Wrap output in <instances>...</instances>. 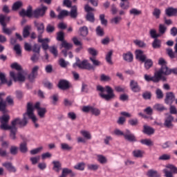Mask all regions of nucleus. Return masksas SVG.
Listing matches in <instances>:
<instances>
[{"label": "nucleus", "mask_w": 177, "mask_h": 177, "mask_svg": "<svg viewBox=\"0 0 177 177\" xmlns=\"http://www.w3.org/2000/svg\"><path fill=\"white\" fill-rule=\"evenodd\" d=\"M27 112L24 114L23 119L19 118H15L11 122V133H10V138L12 140H16V134L17 133V127L16 125H19L21 127H26L28 123L26 118Z\"/></svg>", "instance_id": "obj_1"}, {"label": "nucleus", "mask_w": 177, "mask_h": 177, "mask_svg": "<svg viewBox=\"0 0 177 177\" xmlns=\"http://www.w3.org/2000/svg\"><path fill=\"white\" fill-rule=\"evenodd\" d=\"M48 8L46 6H41L40 8L36 9L32 12V7L29 6L27 8V10H22L19 12L20 16L24 17V16H27V17H41V16H44L45 15V12H46Z\"/></svg>", "instance_id": "obj_2"}, {"label": "nucleus", "mask_w": 177, "mask_h": 177, "mask_svg": "<svg viewBox=\"0 0 177 177\" xmlns=\"http://www.w3.org/2000/svg\"><path fill=\"white\" fill-rule=\"evenodd\" d=\"M11 68L17 70V71H19L17 73H16L15 71H11L10 73V77L12 78L15 82H23L26 81V76H24L23 72H21V66H20V64L15 62L11 64Z\"/></svg>", "instance_id": "obj_3"}, {"label": "nucleus", "mask_w": 177, "mask_h": 177, "mask_svg": "<svg viewBox=\"0 0 177 177\" xmlns=\"http://www.w3.org/2000/svg\"><path fill=\"white\" fill-rule=\"evenodd\" d=\"M9 120H10V116L8 114H4L0 117V129L3 131H10V133H12V126H9Z\"/></svg>", "instance_id": "obj_4"}, {"label": "nucleus", "mask_w": 177, "mask_h": 177, "mask_svg": "<svg viewBox=\"0 0 177 177\" xmlns=\"http://www.w3.org/2000/svg\"><path fill=\"white\" fill-rule=\"evenodd\" d=\"M98 95L100 97L104 99V100H106L107 102L115 97V95L114 94L113 89H99Z\"/></svg>", "instance_id": "obj_5"}, {"label": "nucleus", "mask_w": 177, "mask_h": 177, "mask_svg": "<svg viewBox=\"0 0 177 177\" xmlns=\"http://www.w3.org/2000/svg\"><path fill=\"white\" fill-rule=\"evenodd\" d=\"M68 15H70L72 19H75L78 15V13L77 12V6H73L71 8V10L70 12L66 10H61L59 12V14L57 16V18L59 19V20H62V19H64V17H67Z\"/></svg>", "instance_id": "obj_6"}, {"label": "nucleus", "mask_w": 177, "mask_h": 177, "mask_svg": "<svg viewBox=\"0 0 177 177\" xmlns=\"http://www.w3.org/2000/svg\"><path fill=\"white\" fill-rule=\"evenodd\" d=\"M26 114L28 117L32 120V122H34L35 128H39V124L37 123L38 119L35 115H34V108L32 107V103L31 102H28L27 104Z\"/></svg>", "instance_id": "obj_7"}, {"label": "nucleus", "mask_w": 177, "mask_h": 177, "mask_svg": "<svg viewBox=\"0 0 177 177\" xmlns=\"http://www.w3.org/2000/svg\"><path fill=\"white\" fill-rule=\"evenodd\" d=\"M165 177H174V174H177V167L172 164H167L163 169Z\"/></svg>", "instance_id": "obj_8"}, {"label": "nucleus", "mask_w": 177, "mask_h": 177, "mask_svg": "<svg viewBox=\"0 0 177 177\" xmlns=\"http://www.w3.org/2000/svg\"><path fill=\"white\" fill-rule=\"evenodd\" d=\"M77 66L79 67V68H83L84 70H92V68H93V66L89 64L88 60H83L80 63H75L73 67L75 68Z\"/></svg>", "instance_id": "obj_9"}, {"label": "nucleus", "mask_w": 177, "mask_h": 177, "mask_svg": "<svg viewBox=\"0 0 177 177\" xmlns=\"http://www.w3.org/2000/svg\"><path fill=\"white\" fill-rule=\"evenodd\" d=\"M156 73H159V75L160 76V81H161V80H162V81H165V77L162 75H169V74L172 73V71L168 68L166 66H162L161 68Z\"/></svg>", "instance_id": "obj_10"}, {"label": "nucleus", "mask_w": 177, "mask_h": 177, "mask_svg": "<svg viewBox=\"0 0 177 177\" xmlns=\"http://www.w3.org/2000/svg\"><path fill=\"white\" fill-rule=\"evenodd\" d=\"M144 78H145V81H147V82H159L160 78V73L155 72L153 76L145 74L144 75Z\"/></svg>", "instance_id": "obj_11"}, {"label": "nucleus", "mask_w": 177, "mask_h": 177, "mask_svg": "<svg viewBox=\"0 0 177 177\" xmlns=\"http://www.w3.org/2000/svg\"><path fill=\"white\" fill-rule=\"evenodd\" d=\"M84 9L86 12H87L86 20H88V21H91V23H93V21H95V15H93V13L89 12H93V10H95V9L90 7L88 5H86L84 6Z\"/></svg>", "instance_id": "obj_12"}, {"label": "nucleus", "mask_w": 177, "mask_h": 177, "mask_svg": "<svg viewBox=\"0 0 177 177\" xmlns=\"http://www.w3.org/2000/svg\"><path fill=\"white\" fill-rule=\"evenodd\" d=\"M124 138L125 140H127V142H134L138 141L135 134L132 133L131 131L128 129L125 130Z\"/></svg>", "instance_id": "obj_13"}, {"label": "nucleus", "mask_w": 177, "mask_h": 177, "mask_svg": "<svg viewBox=\"0 0 177 177\" xmlns=\"http://www.w3.org/2000/svg\"><path fill=\"white\" fill-rule=\"evenodd\" d=\"M172 122H174V116L171 115H168L165 119L163 125L165 128L172 129V128H174V124Z\"/></svg>", "instance_id": "obj_14"}, {"label": "nucleus", "mask_w": 177, "mask_h": 177, "mask_svg": "<svg viewBox=\"0 0 177 177\" xmlns=\"http://www.w3.org/2000/svg\"><path fill=\"white\" fill-rule=\"evenodd\" d=\"M63 48L64 49H63ZM73 48V44L71 43H68L66 41H63L61 44V49H63L62 50V53L64 55L65 57H67V50H70Z\"/></svg>", "instance_id": "obj_15"}, {"label": "nucleus", "mask_w": 177, "mask_h": 177, "mask_svg": "<svg viewBox=\"0 0 177 177\" xmlns=\"http://www.w3.org/2000/svg\"><path fill=\"white\" fill-rule=\"evenodd\" d=\"M50 40L49 39H42L41 35H39L38 37V42H40L42 44V48L44 50H47V49H49V45H48V43H49Z\"/></svg>", "instance_id": "obj_16"}, {"label": "nucleus", "mask_w": 177, "mask_h": 177, "mask_svg": "<svg viewBox=\"0 0 177 177\" xmlns=\"http://www.w3.org/2000/svg\"><path fill=\"white\" fill-rule=\"evenodd\" d=\"M3 167L6 168L9 172H13L14 174L17 172V169L10 162H6L2 164Z\"/></svg>", "instance_id": "obj_17"}, {"label": "nucleus", "mask_w": 177, "mask_h": 177, "mask_svg": "<svg viewBox=\"0 0 177 177\" xmlns=\"http://www.w3.org/2000/svg\"><path fill=\"white\" fill-rule=\"evenodd\" d=\"M38 70H39V66H35L32 68V72L28 76L30 81H33V80L37 78V76L38 75Z\"/></svg>", "instance_id": "obj_18"}, {"label": "nucleus", "mask_w": 177, "mask_h": 177, "mask_svg": "<svg viewBox=\"0 0 177 177\" xmlns=\"http://www.w3.org/2000/svg\"><path fill=\"white\" fill-rule=\"evenodd\" d=\"M175 100V95H174V93H167L166 94V98L165 100V103L166 104H172Z\"/></svg>", "instance_id": "obj_19"}, {"label": "nucleus", "mask_w": 177, "mask_h": 177, "mask_svg": "<svg viewBox=\"0 0 177 177\" xmlns=\"http://www.w3.org/2000/svg\"><path fill=\"white\" fill-rule=\"evenodd\" d=\"M136 57L140 62H146V55L143 53L142 50H136Z\"/></svg>", "instance_id": "obj_20"}, {"label": "nucleus", "mask_w": 177, "mask_h": 177, "mask_svg": "<svg viewBox=\"0 0 177 177\" xmlns=\"http://www.w3.org/2000/svg\"><path fill=\"white\" fill-rule=\"evenodd\" d=\"M58 88H59V89H68V88H70V82L66 80H61L58 83Z\"/></svg>", "instance_id": "obj_21"}, {"label": "nucleus", "mask_w": 177, "mask_h": 177, "mask_svg": "<svg viewBox=\"0 0 177 177\" xmlns=\"http://www.w3.org/2000/svg\"><path fill=\"white\" fill-rule=\"evenodd\" d=\"M53 170L59 174L62 170V163L59 160H54L53 161Z\"/></svg>", "instance_id": "obj_22"}, {"label": "nucleus", "mask_w": 177, "mask_h": 177, "mask_svg": "<svg viewBox=\"0 0 177 177\" xmlns=\"http://www.w3.org/2000/svg\"><path fill=\"white\" fill-rule=\"evenodd\" d=\"M142 132H143V133H145L146 135H153L155 132V130L152 127L145 124L143 126Z\"/></svg>", "instance_id": "obj_23"}, {"label": "nucleus", "mask_w": 177, "mask_h": 177, "mask_svg": "<svg viewBox=\"0 0 177 177\" xmlns=\"http://www.w3.org/2000/svg\"><path fill=\"white\" fill-rule=\"evenodd\" d=\"M10 20V17L2 14L0 15V24L2 26H6V23H9Z\"/></svg>", "instance_id": "obj_24"}, {"label": "nucleus", "mask_w": 177, "mask_h": 177, "mask_svg": "<svg viewBox=\"0 0 177 177\" xmlns=\"http://www.w3.org/2000/svg\"><path fill=\"white\" fill-rule=\"evenodd\" d=\"M153 109L156 111H159V113H162V111H167V110H168L167 107L162 105V104H156L153 105Z\"/></svg>", "instance_id": "obj_25"}, {"label": "nucleus", "mask_w": 177, "mask_h": 177, "mask_svg": "<svg viewBox=\"0 0 177 177\" xmlns=\"http://www.w3.org/2000/svg\"><path fill=\"white\" fill-rule=\"evenodd\" d=\"M35 26L37 28V31L39 34H42L45 30V26L41 22L35 21Z\"/></svg>", "instance_id": "obj_26"}, {"label": "nucleus", "mask_w": 177, "mask_h": 177, "mask_svg": "<svg viewBox=\"0 0 177 177\" xmlns=\"http://www.w3.org/2000/svg\"><path fill=\"white\" fill-rule=\"evenodd\" d=\"M165 13L167 16L171 17V16H177V9L169 8L165 10Z\"/></svg>", "instance_id": "obj_27"}, {"label": "nucleus", "mask_w": 177, "mask_h": 177, "mask_svg": "<svg viewBox=\"0 0 177 177\" xmlns=\"http://www.w3.org/2000/svg\"><path fill=\"white\" fill-rule=\"evenodd\" d=\"M123 59L124 60H125V62L131 63V62L133 60V55H132L131 52H128L127 53L123 54Z\"/></svg>", "instance_id": "obj_28"}, {"label": "nucleus", "mask_w": 177, "mask_h": 177, "mask_svg": "<svg viewBox=\"0 0 177 177\" xmlns=\"http://www.w3.org/2000/svg\"><path fill=\"white\" fill-rule=\"evenodd\" d=\"M0 80L1 81V84H6L8 86L12 85V80L6 81V77L5 74L0 73Z\"/></svg>", "instance_id": "obj_29"}, {"label": "nucleus", "mask_w": 177, "mask_h": 177, "mask_svg": "<svg viewBox=\"0 0 177 177\" xmlns=\"http://www.w3.org/2000/svg\"><path fill=\"white\" fill-rule=\"evenodd\" d=\"M121 20H122V18L120 16H116L111 19L110 22L111 24H115V26L120 24L121 23Z\"/></svg>", "instance_id": "obj_30"}, {"label": "nucleus", "mask_w": 177, "mask_h": 177, "mask_svg": "<svg viewBox=\"0 0 177 177\" xmlns=\"http://www.w3.org/2000/svg\"><path fill=\"white\" fill-rule=\"evenodd\" d=\"M147 176L149 177H160L161 176L159 174L158 171L153 169H150L147 171Z\"/></svg>", "instance_id": "obj_31"}, {"label": "nucleus", "mask_w": 177, "mask_h": 177, "mask_svg": "<svg viewBox=\"0 0 177 177\" xmlns=\"http://www.w3.org/2000/svg\"><path fill=\"white\" fill-rule=\"evenodd\" d=\"M19 150L21 153H26L28 151V147H27V142H24L19 145Z\"/></svg>", "instance_id": "obj_32"}, {"label": "nucleus", "mask_w": 177, "mask_h": 177, "mask_svg": "<svg viewBox=\"0 0 177 177\" xmlns=\"http://www.w3.org/2000/svg\"><path fill=\"white\" fill-rule=\"evenodd\" d=\"M140 143L142 145H145V146L151 147L154 146V142L151 140V139H142L140 140Z\"/></svg>", "instance_id": "obj_33"}, {"label": "nucleus", "mask_w": 177, "mask_h": 177, "mask_svg": "<svg viewBox=\"0 0 177 177\" xmlns=\"http://www.w3.org/2000/svg\"><path fill=\"white\" fill-rule=\"evenodd\" d=\"M51 103L53 106H56L59 102V94H54L50 97Z\"/></svg>", "instance_id": "obj_34"}, {"label": "nucleus", "mask_w": 177, "mask_h": 177, "mask_svg": "<svg viewBox=\"0 0 177 177\" xmlns=\"http://www.w3.org/2000/svg\"><path fill=\"white\" fill-rule=\"evenodd\" d=\"M133 156L136 157V158H142V157H143V151L136 149L133 151Z\"/></svg>", "instance_id": "obj_35"}, {"label": "nucleus", "mask_w": 177, "mask_h": 177, "mask_svg": "<svg viewBox=\"0 0 177 177\" xmlns=\"http://www.w3.org/2000/svg\"><path fill=\"white\" fill-rule=\"evenodd\" d=\"M159 161H168L171 160V155L168 153H164L159 156L158 158Z\"/></svg>", "instance_id": "obj_36"}, {"label": "nucleus", "mask_w": 177, "mask_h": 177, "mask_svg": "<svg viewBox=\"0 0 177 177\" xmlns=\"http://www.w3.org/2000/svg\"><path fill=\"white\" fill-rule=\"evenodd\" d=\"M79 32L82 37H86V35H88V28L86 26H83L80 28Z\"/></svg>", "instance_id": "obj_37"}, {"label": "nucleus", "mask_w": 177, "mask_h": 177, "mask_svg": "<svg viewBox=\"0 0 177 177\" xmlns=\"http://www.w3.org/2000/svg\"><path fill=\"white\" fill-rule=\"evenodd\" d=\"M74 169H77L78 171H84V169H85V162H82L77 163L74 166Z\"/></svg>", "instance_id": "obj_38"}, {"label": "nucleus", "mask_w": 177, "mask_h": 177, "mask_svg": "<svg viewBox=\"0 0 177 177\" xmlns=\"http://www.w3.org/2000/svg\"><path fill=\"white\" fill-rule=\"evenodd\" d=\"M46 108H40L37 110V114L40 118H44L46 114Z\"/></svg>", "instance_id": "obj_39"}, {"label": "nucleus", "mask_w": 177, "mask_h": 177, "mask_svg": "<svg viewBox=\"0 0 177 177\" xmlns=\"http://www.w3.org/2000/svg\"><path fill=\"white\" fill-rule=\"evenodd\" d=\"M129 13L132 16H139V15H142V11L140 10H138L136 8H131L129 10Z\"/></svg>", "instance_id": "obj_40"}, {"label": "nucleus", "mask_w": 177, "mask_h": 177, "mask_svg": "<svg viewBox=\"0 0 177 177\" xmlns=\"http://www.w3.org/2000/svg\"><path fill=\"white\" fill-rule=\"evenodd\" d=\"M111 56H113V50L109 51L106 55V60L109 64H113V61L111 60Z\"/></svg>", "instance_id": "obj_41"}, {"label": "nucleus", "mask_w": 177, "mask_h": 177, "mask_svg": "<svg viewBox=\"0 0 177 177\" xmlns=\"http://www.w3.org/2000/svg\"><path fill=\"white\" fill-rule=\"evenodd\" d=\"M133 42L135 45H136V46H138L139 48H145L146 46V44L142 40L136 39L133 41Z\"/></svg>", "instance_id": "obj_42"}, {"label": "nucleus", "mask_w": 177, "mask_h": 177, "mask_svg": "<svg viewBox=\"0 0 177 177\" xmlns=\"http://www.w3.org/2000/svg\"><path fill=\"white\" fill-rule=\"evenodd\" d=\"M49 50L50 52V53H52V55H53V56H55V57H57V55H58V51H57V47L53 46L49 47Z\"/></svg>", "instance_id": "obj_43"}, {"label": "nucleus", "mask_w": 177, "mask_h": 177, "mask_svg": "<svg viewBox=\"0 0 177 177\" xmlns=\"http://www.w3.org/2000/svg\"><path fill=\"white\" fill-rule=\"evenodd\" d=\"M59 64L61 67H62V68H66V67L68 66L69 63L68 62H66V60H64V59L61 58L59 60Z\"/></svg>", "instance_id": "obj_44"}, {"label": "nucleus", "mask_w": 177, "mask_h": 177, "mask_svg": "<svg viewBox=\"0 0 177 177\" xmlns=\"http://www.w3.org/2000/svg\"><path fill=\"white\" fill-rule=\"evenodd\" d=\"M61 149L62 150H67L68 151H70L71 150H73V147L70 146L67 143H62Z\"/></svg>", "instance_id": "obj_45"}, {"label": "nucleus", "mask_w": 177, "mask_h": 177, "mask_svg": "<svg viewBox=\"0 0 177 177\" xmlns=\"http://www.w3.org/2000/svg\"><path fill=\"white\" fill-rule=\"evenodd\" d=\"M31 28V26H26L24 28V32H23V35H24V38H27V37H28V35H30V30Z\"/></svg>", "instance_id": "obj_46"}, {"label": "nucleus", "mask_w": 177, "mask_h": 177, "mask_svg": "<svg viewBox=\"0 0 177 177\" xmlns=\"http://www.w3.org/2000/svg\"><path fill=\"white\" fill-rule=\"evenodd\" d=\"M87 169L89 171H97L99 169V165H87Z\"/></svg>", "instance_id": "obj_47"}, {"label": "nucleus", "mask_w": 177, "mask_h": 177, "mask_svg": "<svg viewBox=\"0 0 177 177\" xmlns=\"http://www.w3.org/2000/svg\"><path fill=\"white\" fill-rule=\"evenodd\" d=\"M97 161H99V162H100V164H106V162H107V158H106V157H104L102 155H97Z\"/></svg>", "instance_id": "obj_48"}, {"label": "nucleus", "mask_w": 177, "mask_h": 177, "mask_svg": "<svg viewBox=\"0 0 177 177\" xmlns=\"http://www.w3.org/2000/svg\"><path fill=\"white\" fill-rule=\"evenodd\" d=\"M80 133L82 135V136H84V138H85L86 139H91L92 136H91V133H89L88 131H86L85 130H82L80 131Z\"/></svg>", "instance_id": "obj_49"}, {"label": "nucleus", "mask_w": 177, "mask_h": 177, "mask_svg": "<svg viewBox=\"0 0 177 177\" xmlns=\"http://www.w3.org/2000/svg\"><path fill=\"white\" fill-rule=\"evenodd\" d=\"M149 34L151 38H154L155 39H156L157 38H158V37H160V35L157 34V31L156 30V29H151L149 31Z\"/></svg>", "instance_id": "obj_50"}, {"label": "nucleus", "mask_w": 177, "mask_h": 177, "mask_svg": "<svg viewBox=\"0 0 177 177\" xmlns=\"http://www.w3.org/2000/svg\"><path fill=\"white\" fill-rule=\"evenodd\" d=\"M152 46L155 49L160 48L161 46V41H160L158 39H155L152 44Z\"/></svg>", "instance_id": "obj_51"}, {"label": "nucleus", "mask_w": 177, "mask_h": 177, "mask_svg": "<svg viewBox=\"0 0 177 177\" xmlns=\"http://www.w3.org/2000/svg\"><path fill=\"white\" fill-rule=\"evenodd\" d=\"M91 113V114H93V115H95L96 117L100 115V111L97 108L92 106Z\"/></svg>", "instance_id": "obj_52"}, {"label": "nucleus", "mask_w": 177, "mask_h": 177, "mask_svg": "<svg viewBox=\"0 0 177 177\" xmlns=\"http://www.w3.org/2000/svg\"><path fill=\"white\" fill-rule=\"evenodd\" d=\"M130 86L131 89H139V84H138V82L135 80H131L130 82Z\"/></svg>", "instance_id": "obj_53"}, {"label": "nucleus", "mask_w": 177, "mask_h": 177, "mask_svg": "<svg viewBox=\"0 0 177 177\" xmlns=\"http://www.w3.org/2000/svg\"><path fill=\"white\" fill-rule=\"evenodd\" d=\"M96 34L97 35H99V37H103L104 35V30L103 28H102V27L98 26L96 28Z\"/></svg>", "instance_id": "obj_54"}, {"label": "nucleus", "mask_w": 177, "mask_h": 177, "mask_svg": "<svg viewBox=\"0 0 177 177\" xmlns=\"http://www.w3.org/2000/svg\"><path fill=\"white\" fill-rule=\"evenodd\" d=\"M23 3L21 1H17L15 2L12 6V10H17V9H19V8H21V6Z\"/></svg>", "instance_id": "obj_55"}, {"label": "nucleus", "mask_w": 177, "mask_h": 177, "mask_svg": "<svg viewBox=\"0 0 177 177\" xmlns=\"http://www.w3.org/2000/svg\"><path fill=\"white\" fill-rule=\"evenodd\" d=\"M104 17H106L104 14H101L100 15V20L101 24H102V26H107V19H105Z\"/></svg>", "instance_id": "obj_56"}, {"label": "nucleus", "mask_w": 177, "mask_h": 177, "mask_svg": "<svg viewBox=\"0 0 177 177\" xmlns=\"http://www.w3.org/2000/svg\"><path fill=\"white\" fill-rule=\"evenodd\" d=\"M145 66L147 70H149L151 66H153V61L151 59H145Z\"/></svg>", "instance_id": "obj_57"}, {"label": "nucleus", "mask_w": 177, "mask_h": 177, "mask_svg": "<svg viewBox=\"0 0 177 177\" xmlns=\"http://www.w3.org/2000/svg\"><path fill=\"white\" fill-rule=\"evenodd\" d=\"M161 15V10L158 8H155L153 12V15L156 19H160V15Z\"/></svg>", "instance_id": "obj_58"}, {"label": "nucleus", "mask_w": 177, "mask_h": 177, "mask_svg": "<svg viewBox=\"0 0 177 177\" xmlns=\"http://www.w3.org/2000/svg\"><path fill=\"white\" fill-rule=\"evenodd\" d=\"M100 80H101V81H102L104 82H107L110 81V80H111V77H110V76H109V75L102 74L100 76Z\"/></svg>", "instance_id": "obj_59"}, {"label": "nucleus", "mask_w": 177, "mask_h": 177, "mask_svg": "<svg viewBox=\"0 0 177 177\" xmlns=\"http://www.w3.org/2000/svg\"><path fill=\"white\" fill-rule=\"evenodd\" d=\"M156 94L157 99L161 100L162 97H164V93L160 89L156 90Z\"/></svg>", "instance_id": "obj_60"}, {"label": "nucleus", "mask_w": 177, "mask_h": 177, "mask_svg": "<svg viewBox=\"0 0 177 177\" xmlns=\"http://www.w3.org/2000/svg\"><path fill=\"white\" fill-rule=\"evenodd\" d=\"M17 150H19L17 147L12 146L10 149V153L12 154V156H16V154H17Z\"/></svg>", "instance_id": "obj_61"}, {"label": "nucleus", "mask_w": 177, "mask_h": 177, "mask_svg": "<svg viewBox=\"0 0 177 177\" xmlns=\"http://www.w3.org/2000/svg\"><path fill=\"white\" fill-rule=\"evenodd\" d=\"M68 174H73V170L70 169L68 168H64L62 169V175L67 176V175H68Z\"/></svg>", "instance_id": "obj_62"}, {"label": "nucleus", "mask_w": 177, "mask_h": 177, "mask_svg": "<svg viewBox=\"0 0 177 177\" xmlns=\"http://www.w3.org/2000/svg\"><path fill=\"white\" fill-rule=\"evenodd\" d=\"M165 31H167V27L163 24L159 25V32L160 34H165Z\"/></svg>", "instance_id": "obj_63"}, {"label": "nucleus", "mask_w": 177, "mask_h": 177, "mask_svg": "<svg viewBox=\"0 0 177 177\" xmlns=\"http://www.w3.org/2000/svg\"><path fill=\"white\" fill-rule=\"evenodd\" d=\"M169 111H170V114H177L176 106L172 104H170Z\"/></svg>", "instance_id": "obj_64"}]
</instances>
